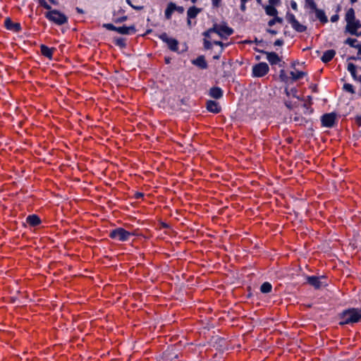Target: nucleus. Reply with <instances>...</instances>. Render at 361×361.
Listing matches in <instances>:
<instances>
[{
    "label": "nucleus",
    "instance_id": "obj_1",
    "mask_svg": "<svg viewBox=\"0 0 361 361\" xmlns=\"http://www.w3.org/2000/svg\"><path fill=\"white\" fill-rule=\"evenodd\" d=\"M341 321L340 325L353 324L357 322L361 319V315L358 309L350 308L344 310L340 315Z\"/></svg>",
    "mask_w": 361,
    "mask_h": 361
},
{
    "label": "nucleus",
    "instance_id": "obj_2",
    "mask_svg": "<svg viewBox=\"0 0 361 361\" xmlns=\"http://www.w3.org/2000/svg\"><path fill=\"white\" fill-rule=\"evenodd\" d=\"M46 17L57 25H63L68 21V18L58 10H51L46 13Z\"/></svg>",
    "mask_w": 361,
    "mask_h": 361
},
{
    "label": "nucleus",
    "instance_id": "obj_3",
    "mask_svg": "<svg viewBox=\"0 0 361 361\" xmlns=\"http://www.w3.org/2000/svg\"><path fill=\"white\" fill-rule=\"evenodd\" d=\"M212 30L214 32L218 34L221 37L226 38L233 34V30L226 25V23L214 24Z\"/></svg>",
    "mask_w": 361,
    "mask_h": 361
},
{
    "label": "nucleus",
    "instance_id": "obj_4",
    "mask_svg": "<svg viewBox=\"0 0 361 361\" xmlns=\"http://www.w3.org/2000/svg\"><path fill=\"white\" fill-rule=\"evenodd\" d=\"M133 235V233H130L122 228H118L113 230L110 233V237L114 239H116L121 241H126L129 239V237Z\"/></svg>",
    "mask_w": 361,
    "mask_h": 361
},
{
    "label": "nucleus",
    "instance_id": "obj_5",
    "mask_svg": "<svg viewBox=\"0 0 361 361\" xmlns=\"http://www.w3.org/2000/svg\"><path fill=\"white\" fill-rule=\"evenodd\" d=\"M269 70L267 63L262 62L252 67V74L255 77H262L269 72Z\"/></svg>",
    "mask_w": 361,
    "mask_h": 361
},
{
    "label": "nucleus",
    "instance_id": "obj_6",
    "mask_svg": "<svg viewBox=\"0 0 361 361\" xmlns=\"http://www.w3.org/2000/svg\"><path fill=\"white\" fill-rule=\"evenodd\" d=\"M103 27H106L109 30H115L120 34L122 35H128L130 33V31H135V27L133 25L130 27L122 26V27H115L113 24L106 23L103 25Z\"/></svg>",
    "mask_w": 361,
    "mask_h": 361
},
{
    "label": "nucleus",
    "instance_id": "obj_7",
    "mask_svg": "<svg viewBox=\"0 0 361 361\" xmlns=\"http://www.w3.org/2000/svg\"><path fill=\"white\" fill-rule=\"evenodd\" d=\"M336 120V114H322L320 118L322 126L325 128H332Z\"/></svg>",
    "mask_w": 361,
    "mask_h": 361
},
{
    "label": "nucleus",
    "instance_id": "obj_8",
    "mask_svg": "<svg viewBox=\"0 0 361 361\" xmlns=\"http://www.w3.org/2000/svg\"><path fill=\"white\" fill-rule=\"evenodd\" d=\"M159 38L164 42H166L169 48L173 51H177L178 49V42L176 39L170 38L168 37L167 34L164 32L159 35Z\"/></svg>",
    "mask_w": 361,
    "mask_h": 361
},
{
    "label": "nucleus",
    "instance_id": "obj_9",
    "mask_svg": "<svg viewBox=\"0 0 361 361\" xmlns=\"http://www.w3.org/2000/svg\"><path fill=\"white\" fill-rule=\"evenodd\" d=\"M324 278L322 276L321 278L317 276H308L307 278L308 283L314 287L316 289H319L323 286H324V282L322 281V279Z\"/></svg>",
    "mask_w": 361,
    "mask_h": 361
},
{
    "label": "nucleus",
    "instance_id": "obj_10",
    "mask_svg": "<svg viewBox=\"0 0 361 361\" xmlns=\"http://www.w3.org/2000/svg\"><path fill=\"white\" fill-rule=\"evenodd\" d=\"M257 51L265 54L267 55V60L271 65L276 64L281 61V59L275 52H268L265 51H260L259 49H257Z\"/></svg>",
    "mask_w": 361,
    "mask_h": 361
},
{
    "label": "nucleus",
    "instance_id": "obj_11",
    "mask_svg": "<svg viewBox=\"0 0 361 361\" xmlns=\"http://www.w3.org/2000/svg\"><path fill=\"white\" fill-rule=\"evenodd\" d=\"M360 27H361V23L355 19L350 24L346 25L345 31L350 34H357V30Z\"/></svg>",
    "mask_w": 361,
    "mask_h": 361
},
{
    "label": "nucleus",
    "instance_id": "obj_12",
    "mask_svg": "<svg viewBox=\"0 0 361 361\" xmlns=\"http://www.w3.org/2000/svg\"><path fill=\"white\" fill-rule=\"evenodd\" d=\"M178 357V355L173 350L166 351L158 361H173Z\"/></svg>",
    "mask_w": 361,
    "mask_h": 361
},
{
    "label": "nucleus",
    "instance_id": "obj_13",
    "mask_svg": "<svg viewBox=\"0 0 361 361\" xmlns=\"http://www.w3.org/2000/svg\"><path fill=\"white\" fill-rule=\"evenodd\" d=\"M5 26L8 30H13V31H19L20 30L21 26L18 23H13L11 18H7L5 20Z\"/></svg>",
    "mask_w": 361,
    "mask_h": 361
},
{
    "label": "nucleus",
    "instance_id": "obj_14",
    "mask_svg": "<svg viewBox=\"0 0 361 361\" xmlns=\"http://www.w3.org/2000/svg\"><path fill=\"white\" fill-rule=\"evenodd\" d=\"M192 63L202 69H205L207 67V63L203 56H198L196 59L193 60Z\"/></svg>",
    "mask_w": 361,
    "mask_h": 361
},
{
    "label": "nucleus",
    "instance_id": "obj_15",
    "mask_svg": "<svg viewBox=\"0 0 361 361\" xmlns=\"http://www.w3.org/2000/svg\"><path fill=\"white\" fill-rule=\"evenodd\" d=\"M335 54H336V51L334 50H333V49L327 50L324 53L323 56L321 58V60L324 63H327V62L330 61L334 58Z\"/></svg>",
    "mask_w": 361,
    "mask_h": 361
},
{
    "label": "nucleus",
    "instance_id": "obj_16",
    "mask_svg": "<svg viewBox=\"0 0 361 361\" xmlns=\"http://www.w3.org/2000/svg\"><path fill=\"white\" fill-rule=\"evenodd\" d=\"M207 108V110L212 113H217V112L221 111L218 103H216V102H214V101L208 102Z\"/></svg>",
    "mask_w": 361,
    "mask_h": 361
},
{
    "label": "nucleus",
    "instance_id": "obj_17",
    "mask_svg": "<svg viewBox=\"0 0 361 361\" xmlns=\"http://www.w3.org/2000/svg\"><path fill=\"white\" fill-rule=\"evenodd\" d=\"M315 11L316 17L323 23H326L328 21L327 17L325 15V13L323 10L316 8L314 10Z\"/></svg>",
    "mask_w": 361,
    "mask_h": 361
},
{
    "label": "nucleus",
    "instance_id": "obj_18",
    "mask_svg": "<svg viewBox=\"0 0 361 361\" xmlns=\"http://www.w3.org/2000/svg\"><path fill=\"white\" fill-rule=\"evenodd\" d=\"M27 222L32 226H37L40 224L41 221L39 218L38 216L37 215H30L27 217Z\"/></svg>",
    "mask_w": 361,
    "mask_h": 361
},
{
    "label": "nucleus",
    "instance_id": "obj_19",
    "mask_svg": "<svg viewBox=\"0 0 361 361\" xmlns=\"http://www.w3.org/2000/svg\"><path fill=\"white\" fill-rule=\"evenodd\" d=\"M355 19V11L354 9L351 8L348 9L345 14V21L347 23V25L350 24L351 22L354 21Z\"/></svg>",
    "mask_w": 361,
    "mask_h": 361
},
{
    "label": "nucleus",
    "instance_id": "obj_20",
    "mask_svg": "<svg viewBox=\"0 0 361 361\" xmlns=\"http://www.w3.org/2000/svg\"><path fill=\"white\" fill-rule=\"evenodd\" d=\"M175 9H176V4L173 2H170L168 4V6L165 11V16L167 19L171 18V14L175 11Z\"/></svg>",
    "mask_w": 361,
    "mask_h": 361
},
{
    "label": "nucleus",
    "instance_id": "obj_21",
    "mask_svg": "<svg viewBox=\"0 0 361 361\" xmlns=\"http://www.w3.org/2000/svg\"><path fill=\"white\" fill-rule=\"evenodd\" d=\"M201 11L200 8H197L195 6H192L188 10L187 14L189 18H194Z\"/></svg>",
    "mask_w": 361,
    "mask_h": 361
},
{
    "label": "nucleus",
    "instance_id": "obj_22",
    "mask_svg": "<svg viewBox=\"0 0 361 361\" xmlns=\"http://www.w3.org/2000/svg\"><path fill=\"white\" fill-rule=\"evenodd\" d=\"M210 95L215 99H219L222 96V91L219 87H212L210 89Z\"/></svg>",
    "mask_w": 361,
    "mask_h": 361
},
{
    "label": "nucleus",
    "instance_id": "obj_23",
    "mask_svg": "<svg viewBox=\"0 0 361 361\" xmlns=\"http://www.w3.org/2000/svg\"><path fill=\"white\" fill-rule=\"evenodd\" d=\"M291 25L294 30L299 32H305L307 29L306 26L300 24L297 20Z\"/></svg>",
    "mask_w": 361,
    "mask_h": 361
},
{
    "label": "nucleus",
    "instance_id": "obj_24",
    "mask_svg": "<svg viewBox=\"0 0 361 361\" xmlns=\"http://www.w3.org/2000/svg\"><path fill=\"white\" fill-rule=\"evenodd\" d=\"M40 48H41V52L44 56L48 57L49 59L51 58L52 49H49V47H47V46H45L44 44H42Z\"/></svg>",
    "mask_w": 361,
    "mask_h": 361
},
{
    "label": "nucleus",
    "instance_id": "obj_25",
    "mask_svg": "<svg viewBox=\"0 0 361 361\" xmlns=\"http://www.w3.org/2000/svg\"><path fill=\"white\" fill-rule=\"evenodd\" d=\"M265 11L270 16H276L278 14V11L271 5L265 6Z\"/></svg>",
    "mask_w": 361,
    "mask_h": 361
},
{
    "label": "nucleus",
    "instance_id": "obj_26",
    "mask_svg": "<svg viewBox=\"0 0 361 361\" xmlns=\"http://www.w3.org/2000/svg\"><path fill=\"white\" fill-rule=\"evenodd\" d=\"M271 288H272V286L270 283L264 282L261 286L260 290H261L262 293H268L271 292Z\"/></svg>",
    "mask_w": 361,
    "mask_h": 361
},
{
    "label": "nucleus",
    "instance_id": "obj_27",
    "mask_svg": "<svg viewBox=\"0 0 361 361\" xmlns=\"http://www.w3.org/2000/svg\"><path fill=\"white\" fill-rule=\"evenodd\" d=\"M290 75H291L292 79L293 80H297L301 78L302 77H303L304 75H305L306 73L302 72V71H298L297 73L291 71Z\"/></svg>",
    "mask_w": 361,
    "mask_h": 361
},
{
    "label": "nucleus",
    "instance_id": "obj_28",
    "mask_svg": "<svg viewBox=\"0 0 361 361\" xmlns=\"http://www.w3.org/2000/svg\"><path fill=\"white\" fill-rule=\"evenodd\" d=\"M275 18L270 20L269 22H268V25L269 26H273L275 23H281L283 22V19L280 17H278V16H274Z\"/></svg>",
    "mask_w": 361,
    "mask_h": 361
},
{
    "label": "nucleus",
    "instance_id": "obj_29",
    "mask_svg": "<svg viewBox=\"0 0 361 361\" xmlns=\"http://www.w3.org/2000/svg\"><path fill=\"white\" fill-rule=\"evenodd\" d=\"M304 120L305 119L301 114L296 115L293 118L294 122L298 125H302L304 122Z\"/></svg>",
    "mask_w": 361,
    "mask_h": 361
},
{
    "label": "nucleus",
    "instance_id": "obj_30",
    "mask_svg": "<svg viewBox=\"0 0 361 361\" xmlns=\"http://www.w3.org/2000/svg\"><path fill=\"white\" fill-rule=\"evenodd\" d=\"M357 42V40L356 39H353V38H348L345 41V43L347 44H349L350 47H356L357 44H356V42Z\"/></svg>",
    "mask_w": 361,
    "mask_h": 361
},
{
    "label": "nucleus",
    "instance_id": "obj_31",
    "mask_svg": "<svg viewBox=\"0 0 361 361\" xmlns=\"http://www.w3.org/2000/svg\"><path fill=\"white\" fill-rule=\"evenodd\" d=\"M115 42H116V45H118V47H121V48H123L126 47V43H125V39L124 38H116L115 39Z\"/></svg>",
    "mask_w": 361,
    "mask_h": 361
},
{
    "label": "nucleus",
    "instance_id": "obj_32",
    "mask_svg": "<svg viewBox=\"0 0 361 361\" xmlns=\"http://www.w3.org/2000/svg\"><path fill=\"white\" fill-rule=\"evenodd\" d=\"M305 4L307 6H309L312 10L317 8V5L314 0H305Z\"/></svg>",
    "mask_w": 361,
    "mask_h": 361
},
{
    "label": "nucleus",
    "instance_id": "obj_33",
    "mask_svg": "<svg viewBox=\"0 0 361 361\" xmlns=\"http://www.w3.org/2000/svg\"><path fill=\"white\" fill-rule=\"evenodd\" d=\"M286 20L290 24L293 23L295 22V20H296L294 15L292 13H288L286 15Z\"/></svg>",
    "mask_w": 361,
    "mask_h": 361
},
{
    "label": "nucleus",
    "instance_id": "obj_34",
    "mask_svg": "<svg viewBox=\"0 0 361 361\" xmlns=\"http://www.w3.org/2000/svg\"><path fill=\"white\" fill-rule=\"evenodd\" d=\"M286 93L288 96L296 97V90L295 88H293L290 90L286 89Z\"/></svg>",
    "mask_w": 361,
    "mask_h": 361
},
{
    "label": "nucleus",
    "instance_id": "obj_35",
    "mask_svg": "<svg viewBox=\"0 0 361 361\" xmlns=\"http://www.w3.org/2000/svg\"><path fill=\"white\" fill-rule=\"evenodd\" d=\"M39 4L44 8L51 11V6L44 0H39Z\"/></svg>",
    "mask_w": 361,
    "mask_h": 361
},
{
    "label": "nucleus",
    "instance_id": "obj_36",
    "mask_svg": "<svg viewBox=\"0 0 361 361\" xmlns=\"http://www.w3.org/2000/svg\"><path fill=\"white\" fill-rule=\"evenodd\" d=\"M343 87L346 91H348L351 93H354L353 85H351L350 84H345Z\"/></svg>",
    "mask_w": 361,
    "mask_h": 361
},
{
    "label": "nucleus",
    "instance_id": "obj_37",
    "mask_svg": "<svg viewBox=\"0 0 361 361\" xmlns=\"http://www.w3.org/2000/svg\"><path fill=\"white\" fill-rule=\"evenodd\" d=\"M355 68H356L355 66L353 63H348V71L350 72V73H353V72H355V71H356Z\"/></svg>",
    "mask_w": 361,
    "mask_h": 361
},
{
    "label": "nucleus",
    "instance_id": "obj_38",
    "mask_svg": "<svg viewBox=\"0 0 361 361\" xmlns=\"http://www.w3.org/2000/svg\"><path fill=\"white\" fill-rule=\"evenodd\" d=\"M279 77L281 79V80H283V81H286V80L288 79V77H287L284 70H281L280 71Z\"/></svg>",
    "mask_w": 361,
    "mask_h": 361
},
{
    "label": "nucleus",
    "instance_id": "obj_39",
    "mask_svg": "<svg viewBox=\"0 0 361 361\" xmlns=\"http://www.w3.org/2000/svg\"><path fill=\"white\" fill-rule=\"evenodd\" d=\"M204 48L205 49H209L212 48V44L209 41L207 40V39H204Z\"/></svg>",
    "mask_w": 361,
    "mask_h": 361
},
{
    "label": "nucleus",
    "instance_id": "obj_40",
    "mask_svg": "<svg viewBox=\"0 0 361 361\" xmlns=\"http://www.w3.org/2000/svg\"><path fill=\"white\" fill-rule=\"evenodd\" d=\"M355 121L356 122V123L360 126H361V115H357L355 117Z\"/></svg>",
    "mask_w": 361,
    "mask_h": 361
},
{
    "label": "nucleus",
    "instance_id": "obj_41",
    "mask_svg": "<svg viewBox=\"0 0 361 361\" xmlns=\"http://www.w3.org/2000/svg\"><path fill=\"white\" fill-rule=\"evenodd\" d=\"M339 17L338 15L336 14L331 17V21L333 23L336 22L338 20Z\"/></svg>",
    "mask_w": 361,
    "mask_h": 361
},
{
    "label": "nucleus",
    "instance_id": "obj_42",
    "mask_svg": "<svg viewBox=\"0 0 361 361\" xmlns=\"http://www.w3.org/2000/svg\"><path fill=\"white\" fill-rule=\"evenodd\" d=\"M175 11H177L180 13H183L184 12V8L183 6H177L176 5V9Z\"/></svg>",
    "mask_w": 361,
    "mask_h": 361
},
{
    "label": "nucleus",
    "instance_id": "obj_43",
    "mask_svg": "<svg viewBox=\"0 0 361 361\" xmlns=\"http://www.w3.org/2000/svg\"><path fill=\"white\" fill-rule=\"evenodd\" d=\"M269 2L270 4V5L274 6V5L279 4L280 2V0H269Z\"/></svg>",
    "mask_w": 361,
    "mask_h": 361
},
{
    "label": "nucleus",
    "instance_id": "obj_44",
    "mask_svg": "<svg viewBox=\"0 0 361 361\" xmlns=\"http://www.w3.org/2000/svg\"><path fill=\"white\" fill-rule=\"evenodd\" d=\"M283 44V41L282 39H277L274 42L275 46H281Z\"/></svg>",
    "mask_w": 361,
    "mask_h": 361
},
{
    "label": "nucleus",
    "instance_id": "obj_45",
    "mask_svg": "<svg viewBox=\"0 0 361 361\" xmlns=\"http://www.w3.org/2000/svg\"><path fill=\"white\" fill-rule=\"evenodd\" d=\"M290 6H291V8L293 9V10H297L298 7H297V4L295 1H291L290 2Z\"/></svg>",
    "mask_w": 361,
    "mask_h": 361
},
{
    "label": "nucleus",
    "instance_id": "obj_46",
    "mask_svg": "<svg viewBox=\"0 0 361 361\" xmlns=\"http://www.w3.org/2000/svg\"><path fill=\"white\" fill-rule=\"evenodd\" d=\"M214 32V30H212V28L209 29L207 31L204 32V35L207 37H209L210 32Z\"/></svg>",
    "mask_w": 361,
    "mask_h": 361
},
{
    "label": "nucleus",
    "instance_id": "obj_47",
    "mask_svg": "<svg viewBox=\"0 0 361 361\" xmlns=\"http://www.w3.org/2000/svg\"><path fill=\"white\" fill-rule=\"evenodd\" d=\"M127 19V17L126 16H123V17H121V18H119L118 19L116 20V23H121L124 20H126Z\"/></svg>",
    "mask_w": 361,
    "mask_h": 361
},
{
    "label": "nucleus",
    "instance_id": "obj_48",
    "mask_svg": "<svg viewBox=\"0 0 361 361\" xmlns=\"http://www.w3.org/2000/svg\"><path fill=\"white\" fill-rule=\"evenodd\" d=\"M267 32L271 34V35H276L277 34V32L274 30H271V29H267Z\"/></svg>",
    "mask_w": 361,
    "mask_h": 361
},
{
    "label": "nucleus",
    "instance_id": "obj_49",
    "mask_svg": "<svg viewBox=\"0 0 361 361\" xmlns=\"http://www.w3.org/2000/svg\"><path fill=\"white\" fill-rule=\"evenodd\" d=\"M221 0H212V4L214 6L217 7Z\"/></svg>",
    "mask_w": 361,
    "mask_h": 361
},
{
    "label": "nucleus",
    "instance_id": "obj_50",
    "mask_svg": "<svg viewBox=\"0 0 361 361\" xmlns=\"http://www.w3.org/2000/svg\"><path fill=\"white\" fill-rule=\"evenodd\" d=\"M240 9H241V11H245V9H246V7H245V3H242V2H241Z\"/></svg>",
    "mask_w": 361,
    "mask_h": 361
},
{
    "label": "nucleus",
    "instance_id": "obj_51",
    "mask_svg": "<svg viewBox=\"0 0 361 361\" xmlns=\"http://www.w3.org/2000/svg\"><path fill=\"white\" fill-rule=\"evenodd\" d=\"M214 44L221 46V48L224 47V44L220 41H214Z\"/></svg>",
    "mask_w": 361,
    "mask_h": 361
},
{
    "label": "nucleus",
    "instance_id": "obj_52",
    "mask_svg": "<svg viewBox=\"0 0 361 361\" xmlns=\"http://www.w3.org/2000/svg\"><path fill=\"white\" fill-rule=\"evenodd\" d=\"M142 196H143V193H142V192H136L135 193L136 198L142 197Z\"/></svg>",
    "mask_w": 361,
    "mask_h": 361
},
{
    "label": "nucleus",
    "instance_id": "obj_53",
    "mask_svg": "<svg viewBox=\"0 0 361 361\" xmlns=\"http://www.w3.org/2000/svg\"><path fill=\"white\" fill-rule=\"evenodd\" d=\"M254 42L259 44H262L263 43V41L262 40H258L257 38H255V39L254 40Z\"/></svg>",
    "mask_w": 361,
    "mask_h": 361
},
{
    "label": "nucleus",
    "instance_id": "obj_54",
    "mask_svg": "<svg viewBox=\"0 0 361 361\" xmlns=\"http://www.w3.org/2000/svg\"><path fill=\"white\" fill-rule=\"evenodd\" d=\"M355 48L358 49V54H361V44H357Z\"/></svg>",
    "mask_w": 361,
    "mask_h": 361
},
{
    "label": "nucleus",
    "instance_id": "obj_55",
    "mask_svg": "<svg viewBox=\"0 0 361 361\" xmlns=\"http://www.w3.org/2000/svg\"><path fill=\"white\" fill-rule=\"evenodd\" d=\"M76 10L80 13H84L83 10L80 8H78V7L76 8Z\"/></svg>",
    "mask_w": 361,
    "mask_h": 361
},
{
    "label": "nucleus",
    "instance_id": "obj_56",
    "mask_svg": "<svg viewBox=\"0 0 361 361\" xmlns=\"http://www.w3.org/2000/svg\"><path fill=\"white\" fill-rule=\"evenodd\" d=\"M133 8L136 9V10H141V9H142V6H133Z\"/></svg>",
    "mask_w": 361,
    "mask_h": 361
},
{
    "label": "nucleus",
    "instance_id": "obj_57",
    "mask_svg": "<svg viewBox=\"0 0 361 361\" xmlns=\"http://www.w3.org/2000/svg\"><path fill=\"white\" fill-rule=\"evenodd\" d=\"M357 58L355 56H350L348 59V60H356Z\"/></svg>",
    "mask_w": 361,
    "mask_h": 361
},
{
    "label": "nucleus",
    "instance_id": "obj_58",
    "mask_svg": "<svg viewBox=\"0 0 361 361\" xmlns=\"http://www.w3.org/2000/svg\"><path fill=\"white\" fill-rule=\"evenodd\" d=\"M352 76L355 78V79H357V76H356V71L355 72H353V73H351Z\"/></svg>",
    "mask_w": 361,
    "mask_h": 361
},
{
    "label": "nucleus",
    "instance_id": "obj_59",
    "mask_svg": "<svg viewBox=\"0 0 361 361\" xmlns=\"http://www.w3.org/2000/svg\"><path fill=\"white\" fill-rule=\"evenodd\" d=\"M353 35H355V36H361V32H357V34H353Z\"/></svg>",
    "mask_w": 361,
    "mask_h": 361
},
{
    "label": "nucleus",
    "instance_id": "obj_60",
    "mask_svg": "<svg viewBox=\"0 0 361 361\" xmlns=\"http://www.w3.org/2000/svg\"><path fill=\"white\" fill-rule=\"evenodd\" d=\"M170 60L171 59L169 58H166L165 59V61H166V63H170Z\"/></svg>",
    "mask_w": 361,
    "mask_h": 361
},
{
    "label": "nucleus",
    "instance_id": "obj_61",
    "mask_svg": "<svg viewBox=\"0 0 361 361\" xmlns=\"http://www.w3.org/2000/svg\"><path fill=\"white\" fill-rule=\"evenodd\" d=\"M161 225H162V226H163V227H164V228H168V226H168L166 224H165V223H162V224H161Z\"/></svg>",
    "mask_w": 361,
    "mask_h": 361
},
{
    "label": "nucleus",
    "instance_id": "obj_62",
    "mask_svg": "<svg viewBox=\"0 0 361 361\" xmlns=\"http://www.w3.org/2000/svg\"><path fill=\"white\" fill-rule=\"evenodd\" d=\"M51 3L54 4H57V2L55 0H49Z\"/></svg>",
    "mask_w": 361,
    "mask_h": 361
},
{
    "label": "nucleus",
    "instance_id": "obj_63",
    "mask_svg": "<svg viewBox=\"0 0 361 361\" xmlns=\"http://www.w3.org/2000/svg\"><path fill=\"white\" fill-rule=\"evenodd\" d=\"M127 3L131 6L133 7V5L131 4V2L130 0H126Z\"/></svg>",
    "mask_w": 361,
    "mask_h": 361
},
{
    "label": "nucleus",
    "instance_id": "obj_64",
    "mask_svg": "<svg viewBox=\"0 0 361 361\" xmlns=\"http://www.w3.org/2000/svg\"><path fill=\"white\" fill-rule=\"evenodd\" d=\"M357 80H359L360 82H361V75L357 76Z\"/></svg>",
    "mask_w": 361,
    "mask_h": 361
}]
</instances>
